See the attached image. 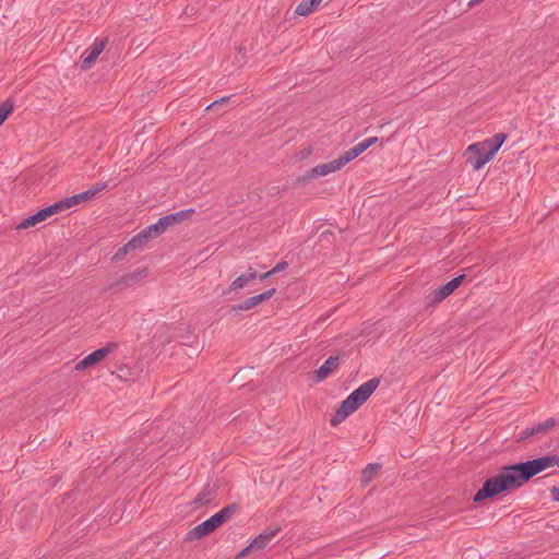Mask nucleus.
I'll list each match as a JSON object with an SVG mask.
<instances>
[{
  "mask_svg": "<svg viewBox=\"0 0 559 559\" xmlns=\"http://www.w3.org/2000/svg\"><path fill=\"white\" fill-rule=\"evenodd\" d=\"M71 207L72 206L70 205L68 198H64V199H62V200H60V201H58V202H56V203H53V204H51L49 206H46V209H47V211H48L50 216H52V215H55L57 213H60V212H62L64 210H69Z\"/></svg>",
  "mask_w": 559,
  "mask_h": 559,
  "instance_id": "b1692460",
  "label": "nucleus"
},
{
  "mask_svg": "<svg viewBox=\"0 0 559 559\" xmlns=\"http://www.w3.org/2000/svg\"><path fill=\"white\" fill-rule=\"evenodd\" d=\"M193 214H194V210L193 209L181 210L179 212L171 213V214H168V215H165V216L160 217L158 219L159 221V225L160 226L163 225L165 230H167V228L183 222L185 219H187L188 217H190Z\"/></svg>",
  "mask_w": 559,
  "mask_h": 559,
  "instance_id": "f8f14e48",
  "label": "nucleus"
},
{
  "mask_svg": "<svg viewBox=\"0 0 559 559\" xmlns=\"http://www.w3.org/2000/svg\"><path fill=\"white\" fill-rule=\"evenodd\" d=\"M238 510L239 504L236 502L224 507L210 519L190 530L186 536V540H197L210 535L216 528L225 524Z\"/></svg>",
  "mask_w": 559,
  "mask_h": 559,
  "instance_id": "20e7f679",
  "label": "nucleus"
},
{
  "mask_svg": "<svg viewBox=\"0 0 559 559\" xmlns=\"http://www.w3.org/2000/svg\"><path fill=\"white\" fill-rule=\"evenodd\" d=\"M346 163L344 162L342 155L329 163L317 165L316 167L309 169L305 175L298 176L296 182L300 186L308 185L312 179L318 177L326 176L331 173H335L340 170Z\"/></svg>",
  "mask_w": 559,
  "mask_h": 559,
  "instance_id": "39448f33",
  "label": "nucleus"
},
{
  "mask_svg": "<svg viewBox=\"0 0 559 559\" xmlns=\"http://www.w3.org/2000/svg\"><path fill=\"white\" fill-rule=\"evenodd\" d=\"M107 187L106 183L97 185L92 189H88L86 191H83L81 193L74 194L72 197H69V203L71 206L78 205L81 202H86L92 200L98 192L104 190Z\"/></svg>",
  "mask_w": 559,
  "mask_h": 559,
  "instance_id": "ddd939ff",
  "label": "nucleus"
},
{
  "mask_svg": "<svg viewBox=\"0 0 559 559\" xmlns=\"http://www.w3.org/2000/svg\"><path fill=\"white\" fill-rule=\"evenodd\" d=\"M118 371H119L118 377L120 379H127V377H129L131 374V370L127 366L120 367Z\"/></svg>",
  "mask_w": 559,
  "mask_h": 559,
  "instance_id": "473e14b6",
  "label": "nucleus"
},
{
  "mask_svg": "<svg viewBox=\"0 0 559 559\" xmlns=\"http://www.w3.org/2000/svg\"><path fill=\"white\" fill-rule=\"evenodd\" d=\"M377 142H378V138L377 136H371V138H368V139L364 140V141H361L360 143L356 144L355 146H353L352 148H349L348 151H346V152H344L342 154V157H343L344 162L346 164L352 162L353 159L358 157L367 148H369L370 146H372Z\"/></svg>",
  "mask_w": 559,
  "mask_h": 559,
  "instance_id": "9d476101",
  "label": "nucleus"
},
{
  "mask_svg": "<svg viewBox=\"0 0 559 559\" xmlns=\"http://www.w3.org/2000/svg\"><path fill=\"white\" fill-rule=\"evenodd\" d=\"M165 231L164 226L159 225V221H157L155 224H152L146 227V233L151 234L154 238L158 237L160 234Z\"/></svg>",
  "mask_w": 559,
  "mask_h": 559,
  "instance_id": "c85d7f7f",
  "label": "nucleus"
},
{
  "mask_svg": "<svg viewBox=\"0 0 559 559\" xmlns=\"http://www.w3.org/2000/svg\"><path fill=\"white\" fill-rule=\"evenodd\" d=\"M216 497V490L210 485H206L201 492L192 500L191 506L193 509L201 508L212 502Z\"/></svg>",
  "mask_w": 559,
  "mask_h": 559,
  "instance_id": "4468645a",
  "label": "nucleus"
},
{
  "mask_svg": "<svg viewBox=\"0 0 559 559\" xmlns=\"http://www.w3.org/2000/svg\"><path fill=\"white\" fill-rule=\"evenodd\" d=\"M14 110V100L12 98L5 99L0 105V126L4 123V121L9 118V116Z\"/></svg>",
  "mask_w": 559,
  "mask_h": 559,
  "instance_id": "5701e85b",
  "label": "nucleus"
},
{
  "mask_svg": "<svg viewBox=\"0 0 559 559\" xmlns=\"http://www.w3.org/2000/svg\"><path fill=\"white\" fill-rule=\"evenodd\" d=\"M154 237L146 233V228L135 235L130 241H128V248L140 249L143 248L150 239Z\"/></svg>",
  "mask_w": 559,
  "mask_h": 559,
  "instance_id": "6ab92c4d",
  "label": "nucleus"
},
{
  "mask_svg": "<svg viewBox=\"0 0 559 559\" xmlns=\"http://www.w3.org/2000/svg\"><path fill=\"white\" fill-rule=\"evenodd\" d=\"M154 237L146 233V228L135 235L130 241H128V248L140 249L143 248L150 239Z\"/></svg>",
  "mask_w": 559,
  "mask_h": 559,
  "instance_id": "f3484780",
  "label": "nucleus"
},
{
  "mask_svg": "<svg viewBox=\"0 0 559 559\" xmlns=\"http://www.w3.org/2000/svg\"><path fill=\"white\" fill-rule=\"evenodd\" d=\"M506 139L507 134L500 132L496 133L491 139L471 144L464 153L466 163H469L474 170H479L493 158Z\"/></svg>",
  "mask_w": 559,
  "mask_h": 559,
  "instance_id": "7ed1b4c3",
  "label": "nucleus"
},
{
  "mask_svg": "<svg viewBox=\"0 0 559 559\" xmlns=\"http://www.w3.org/2000/svg\"><path fill=\"white\" fill-rule=\"evenodd\" d=\"M552 466H559V455H545L531 461L506 465L500 473L487 478L475 493L473 501L479 503L509 490L518 489L533 476Z\"/></svg>",
  "mask_w": 559,
  "mask_h": 559,
  "instance_id": "f257e3e1",
  "label": "nucleus"
},
{
  "mask_svg": "<svg viewBox=\"0 0 559 559\" xmlns=\"http://www.w3.org/2000/svg\"><path fill=\"white\" fill-rule=\"evenodd\" d=\"M557 425V420L555 418H548L544 423H539L532 427L531 433H534L535 437H539L549 432Z\"/></svg>",
  "mask_w": 559,
  "mask_h": 559,
  "instance_id": "412c9836",
  "label": "nucleus"
},
{
  "mask_svg": "<svg viewBox=\"0 0 559 559\" xmlns=\"http://www.w3.org/2000/svg\"><path fill=\"white\" fill-rule=\"evenodd\" d=\"M154 237L146 233V228L135 235L130 241H128V248L140 249L143 248L150 239Z\"/></svg>",
  "mask_w": 559,
  "mask_h": 559,
  "instance_id": "a211bd4d",
  "label": "nucleus"
},
{
  "mask_svg": "<svg viewBox=\"0 0 559 559\" xmlns=\"http://www.w3.org/2000/svg\"><path fill=\"white\" fill-rule=\"evenodd\" d=\"M287 266H288V263H287L286 261H281V262H278V263H277V264L272 269V271H273V273H274V274H276V273H278V272H282V271L286 270V269H287Z\"/></svg>",
  "mask_w": 559,
  "mask_h": 559,
  "instance_id": "f704fd0d",
  "label": "nucleus"
},
{
  "mask_svg": "<svg viewBox=\"0 0 559 559\" xmlns=\"http://www.w3.org/2000/svg\"><path fill=\"white\" fill-rule=\"evenodd\" d=\"M48 217H50L48 211L46 207L39 210L37 213L31 215L29 217L23 219L17 226L16 229H27L29 227L36 226L37 224L46 221Z\"/></svg>",
  "mask_w": 559,
  "mask_h": 559,
  "instance_id": "2eb2a0df",
  "label": "nucleus"
},
{
  "mask_svg": "<svg viewBox=\"0 0 559 559\" xmlns=\"http://www.w3.org/2000/svg\"><path fill=\"white\" fill-rule=\"evenodd\" d=\"M273 274H274V273H273V271H272V269H271L270 271H267V272H265V273L259 274V277H260V280H266V278H269V277H270L271 275H273Z\"/></svg>",
  "mask_w": 559,
  "mask_h": 559,
  "instance_id": "ea45409f",
  "label": "nucleus"
},
{
  "mask_svg": "<svg viewBox=\"0 0 559 559\" xmlns=\"http://www.w3.org/2000/svg\"><path fill=\"white\" fill-rule=\"evenodd\" d=\"M340 365V356H330L324 364L313 371V381L321 382L325 380Z\"/></svg>",
  "mask_w": 559,
  "mask_h": 559,
  "instance_id": "1a4fd4ad",
  "label": "nucleus"
},
{
  "mask_svg": "<svg viewBox=\"0 0 559 559\" xmlns=\"http://www.w3.org/2000/svg\"><path fill=\"white\" fill-rule=\"evenodd\" d=\"M381 465L378 463H370L368 464L362 471H361V483L368 484L370 483L378 471L380 469Z\"/></svg>",
  "mask_w": 559,
  "mask_h": 559,
  "instance_id": "4be33fe9",
  "label": "nucleus"
},
{
  "mask_svg": "<svg viewBox=\"0 0 559 559\" xmlns=\"http://www.w3.org/2000/svg\"><path fill=\"white\" fill-rule=\"evenodd\" d=\"M550 496L554 501L559 502V486L550 488Z\"/></svg>",
  "mask_w": 559,
  "mask_h": 559,
  "instance_id": "c9c22d12",
  "label": "nucleus"
},
{
  "mask_svg": "<svg viewBox=\"0 0 559 559\" xmlns=\"http://www.w3.org/2000/svg\"><path fill=\"white\" fill-rule=\"evenodd\" d=\"M108 37L97 38L94 44L86 50L81 62L83 70H90L96 62L99 55L104 51L108 45Z\"/></svg>",
  "mask_w": 559,
  "mask_h": 559,
  "instance_id": "6e6552de",
  "label": "nucleus"
},
{
  "mask_svg": "<svg viewBox=\"0 0 559 559\" xmlns=\"http://www.w3.org/2000/svg\"><path fill=\"white\" fill-rule=\"evenodd\" d=\"M249 284L248 277L245 276V274L239 275L236 277L229 287L223 293V295H228L234 290L242 289Z\"/></svg>",
  "mask_w": 559,
  "mask_h": 559,
  "instance_id": "393cba45",
  "label": "nucleus"
},
{
  "mask_svg": "<svg viewBox=\"0 0 559 559\" xmlns=\"http://www.w3.org/2000/svg\"><path fill=\"white\" fill-rule=\"evenodd\" d=\"M248 277V282H252L253 280L259 277V274L255 270L249 269V272L245 274Z\"/></svg>",
  "mask_w": 559,
  "mask_h": 559,
  "instance_id": "e433bc0d",
  "label": "nucleus"
},
{
  "mask_svg": "<svg viewBox=\"0 0 559 559\" xmlns=\"http://www.w3.org/2000/svg\"><path fill=\"white\" fill-rule=\"evenodd\" d=\"M252 551H255L254 548H251V543L246 547L243 548L237 556H236V559H240L241 557H246L248 555H250Z\"/></svg>",
  "mask_w": 559,
  "mask_h": 559,
  "instance_id": "72a5a7b5",
  "label": "nucleus"
},
{
  "mask_svg": "<svg viewBox=\"0 0 559 559\" xmlns=\"http://www.w3.org/2000/svg\"><path fill=\"white\" fill-rule=\"evenodd\" d=\"M130 250H133V249L128 248V242H127L123 247L119 248L118 251L114 254L112 261L118 262V261L122 260Z\"/></svg>",
  "mask_w": 559,
  "mask_h": 559,
  "instance_id": "c756f323",
  "label": "nucleus"
},
{
  "mask_svg": "<svg viewBox=\"0 0 559 559\" xmlns=\"http://www.w3.org/2000/svg\"><path fill=\"white\" fill-rule=\"evenodd\" d=\"M276 293L275 288H270L259 295L252 296L253 304L257 307L258 305L269 300Z\"/></svg>",
  "mask_w": 559,
  "mask_h": 559,
  "instance_id": "cd10ccee",
  "label": "nucleus"
},
{
  "mask_svg": "<svg viewBox=\"0 0 559 559\" xmlns=\"http://www.w3.org/2000/svg\"><path fill=\"white\" fill-rule=\"evenodd\" d=\"M147 267H138L135 271L131 273L121 275L119 278H117L115 282L108 285L105 288V290L112 293L124 290L129 287L136 285L141 280L145 278L147 276Z\"/></svg>",
  "mask_w": 559,
  "mask_h": 559,
  "instance_id": "423d86ee",
  "label": "nucleus"
},
{
  "mask_svg": "<svg viewBox=\"0 0 559 559\" xmlns=\"http://www.w3.org/2000/svg\"><path fill=\"white\" fill-rule=\"evenodd\" d=\"M254 372L253 367H245L240 368L230 379L231 383L238 384L241 383L247 378L251 377Z\"/></svg>",
  "mask_w": 559,
  "mask_h": 559,
  "instance_id": "bb28decb",
  "label": "nucleus"
},
{
  "mask_svg": "<svg viewBox=\"0 0 559 559\" xmlns=\"http://www.w3.org/2000/svg\"><path fill=\"white\" fill-rule=\"evenodd\" d=\"M532 431V428H526L524 430L521 431V437H520V440H524V439H527L530 437H535L534 433H531Z\"/></svg>",
  "mask_w": 559,
  "mask_h": 559,
  "instance_id": "4c0bfd02",
  "label": "nucleus"
},
{
  "mask_svg": "<svg viewBox=\"0 0 559 559\" xmlns=\"http://www.w3.org/2000/svg\"><path fill=\"white\" fill-rule=\"evenodd\" d=\"M322 0H302L296 8L295 13L301 16L312 13Z\"/></svg>",
  "mask_w": 559,
  "mask_h": 559,
  "instance_id": "aec40b11",
  "label": "nucleus"
},
{
  "mask_svg": "<svg viewBox=\"0 0 559 559\" xmlns=\"http://www.w3.org/2000/svg\"><path fill=\"white\" fill-rule=\"evenodd\" d=\"M254 304H253V299L251 297L245 299L243 301H241L240 304H237V305H234L231 307H229L228 309V313L229 314H237L239 311H247V310H250L252 308H254Z\"/></svg>",
  "mask_w": 559,
  "mask_h": 559,
  "instance_id": "a878e982",
  "label": "nucleus"
},
{
  "mask_svg": "<svg viewBox=\"0 0 559 559\" xmlns=\"http://www.w3.org/2000/svg\"><path fill=\"white\" fill-rule=\"evenodd\" d=\"M465 278H466L465 274L459 275V276L452 278L451 281H449L448 285L450 286L452 292H454L456 288H459L462 285V283L464 282Z\"/></svg>",
  "mask_w": 559,
  "mask_h": 559,
  "instance_id": "7c9ffc66",
  "label": "nucleus"
},
{
  "mask_svg": "<svg viewBox=\"0 0 559 559\" xmlns=\"http://www.w3.org/2000/svg\"><path fill=\"white\" fill-rule=\"evenodd\" d=\"M380 379L372 378L354 390L340 405L331 418V426L336 427L350 414L356 412L379 386Z\"/></svg>",
  "mask_w": 559,
  "mask_h": 559,
  "instance_id": "f03ea898",
  "label": "nucleus"
},
{
  "mask_svg": "<svg viewBox=\"0 0 559 559\" xmlns=\"http://www.w3.org/2000/svg\"><path fill=\"white\" fill-rule=\"evenodd\" d=\"M452 289L445 283L444 285L439 286L438 288L433 289L429 295V304H439L443 301L448 296L452 294Z\"/></svg>",
  "mask_w": 559,
  "mask_h": 559,
  "instance_id": "dca6fc26",
  "label": "nucleus"
},
{
  "mask_svg": "<svg viewBox=\"0 0 559 559\" xmlns=\"http://www.w3.org/2000/svg\"><path fill=\"white\" fill-rule=\"evenodd\" d=\"M230 98L231 96H224L218 100H214L206 107V110H214L215 107L227 104L230 100Z\"/></svg>",
  "mask_w": 559,
  "mask_h": 559,
  "instance_id": "2f4dec72",
  "label": "nucleus"
},
{
  "mask_svg": "<svg viewBox=\"0 0 559 559\" xmlns=\"http://www.w3.org/2000/svg\"><path fill=\"white\" fill-rule=\"evenodd\" d=\"M312 152V148L311 146H308L307 148H304L302 151H300L299 153V159H305L307 158Z\"/></svg>",
  "mask_w": 559,
  "mask_h": 559,
  "instance_id": "58836bf2",
  "label": "nucleus"
},
{
  "mask_svg": "<svg viewBox=\"0 0 559 559\" xmlns=\"http://www.w3.org/2000/svg\"><path fill=\"white\" fill-rule=\"evenodd\" d=\"M281 526L267 527L251 542V548L257 550L264 549L269 543L281 532Z\"/></svg>",
  "mask_w": 559,
  "mask_h": 559,
  "instance_id": "9b49d317",
  "label": "nucleus"
},
{
  "mask_svg": "<svg viewBox=\"0 0 559 559\" xmlns=\"http://www.w3.org/2000/svg\"><path fill=\"white\" fill-rule=\"evenodd\" d=\"M117 348H118L117 343L108 342L104 347H100V348L94 350L93 353L88 354L85 358L80 360L75 365V370L82 371V370H85V369L96 365L97 362L103 361L107 357V355L115 352Z\"/></svg>",
  "mask_w": 559,
  "mask_h": 559,
  "instance_id": "0eeeda50",
  "label": "nucleus"
}]
</instances>
